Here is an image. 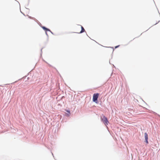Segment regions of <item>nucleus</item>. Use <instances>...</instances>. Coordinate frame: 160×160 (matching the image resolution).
<instances>
[{
  "instance_id": "obj_1",
  "label": "nucleus",
  "mask_w": 160,
  "mask_h": 160,
  "mask_svg": "<svg viewBox=\"0 0 160 160\" xmlns=\"http://www.w3.org/2000/svg\"><path fill=\"white\" fill-rule=\"evenodd\" d=\"M101 119L102 121L103 122L106 126L108 125L109 122L106 117L104 116H103L102 118H101Z\"/></svg>"
},
{
  "instance_id": "obj_2",
  "label": "nucleus",
  "mask_w": 160,
  "mask_h": 160,
  "mask_svg": "<svg viewBox=\"0 0 160 160\" xmlns=\"http://www.w3.org/2000/svg\"><path fill=\"white\" fill-rule=\"evenodd\" d=\"M99 96V94L98 93H94L93 96V102H96L97 101L98 98Z\"/></svg>"
},
{
  "instance_id": "obj_3",
  "label": "nucleus",
  "mask_w": 160,
  "mask_h": 160,
  "mask_svg": "<svg viewBox=\"0 0 160 160\" xmlns=\"http://www.w3.org/2000/svg\"><path fill=\"white\" fill-rule=\"evenodd\" d=\"M144 137H145V142L147 144H148V135L146 132H145L144 133Z\"/></svg>"
},
{
  "instance_id": "obj_4",
  "label": "nucleus",
  "mask_w": 160,
  "mask_h": 160,
  "mask_svg": "<svg viewBox=\"0 0 160 160\" xmlns=\"http://www.w3.org/2000/svg\"><path fill=\"white\" fill-rule=\"evenodd\" d=\"M81 30L79 32V33H82L84 32L85 31V30L82 26H81Z\"/></svg>"
},
{
  "instance_id": "obj_5",
  "label": "nucleus",
  "mask_w": 160,
  "mask_h": 160,
  "mask_svg": "<svg viewBox=\"0 0 160 160\" xmlns=\"http://www.w3.org/2000/svg\"><path fill=\"white\" fill-rule=\"evenodd\" d=\"M42 28L44 30H45L46 31V32L48 31H50V30L49 29H48V28H46V27H42Z\"/></svg>"
},
{
  "instance_id": "obj_6",
  "label": "nucleus",
  "mask_w": 160,
  "mask_h": 160,
  "mask_svg": "<svg viewBox=\"0 0 160 160\" xmlns=\"http://www.w3.org/2000/svg\"><path fill=\"white\" fill-rule=\"evenodd\" d=\"M67 112H68V113L67 114V116H69L70 115V113L69 111L68 110H66Z\"/></svg>"
},
{
  "instance_id": "obj_7",
  "label": "nucleus",
  "mask_w": 160,
  "mask_h": 160,
  "mask_svg": "<svg viewBox=\"0 0 160 160\" xmlns=\"http://www.w3.org/2000/svg\"><path fill=\"white\" fill-rule=\"evenodd\" d=\"M119 46H117L115 47V48H118Z\"/></svg>"
}]
</instances>
